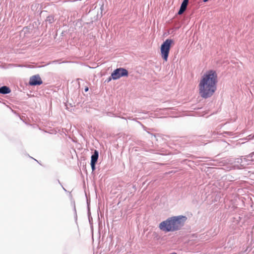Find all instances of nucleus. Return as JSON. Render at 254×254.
Returning a JSON list of instances; mask_svg holds the SVG:
<instances>
[{
	"mask_svg": "<svg viewBox=\"0 0 254 254\" xmlns=\"http://www.w3.org/2000/svg\"><path fill=\"white\" fill-rule=\"evenodd\" d=\"M217 75L214 70L206 72L199 83V94L203 98L211 97L216 90Z\"/></svg>",
	"mask_w": 254,
	"mask_h": 254,
	"instance_id": "f257e3e1",
	"label": "nucleus"
},
{
	"mask_svg": "<svg viewBox=\"0 0 254 254\" xmlns=\"http://www.w3.org/2000/svg\"><path fill=\"white\" fill-rule=\"evenodd\" d=\"M187 219V217L183 215L170 217L160 223L158 228L165 233L176 231L181 229Z\"/></svg>",
	"mask_w": 254,
	"mask_h": 254,
	"instance_id": "f03ea898",
	"label": "nucleus"
},
{
	"mask_svg": "<svg viewBox=\"0 0 254 254\" xmlns=\"http://www.w3.org/2000/svg\"><path fill=\"white\" fill-rule=\"evenodd\" d=\"M174 44V42L173 40L168 39L161 45L160 48L161 55L164 61H167L170 48Z\"/></svg>",
	"mask_w": 254,
	"mask_h": 254,
	"instance_id": "7ed1b4c3",
	"label": "nucleus"
},
{
	"mask_svg": "<svg viewBox=\"0 0 254 254\" xmlns=\"http://www.w3.org/2000/svg\"><path fill=\"white\" fill-rule=\"evenodd\" d=\"M128 74L127 71L123 68H119L115 70L111 74L113 79L117 80L122 76H127Z\"/></svg>",
	"mask_w": 254,
	"mask_h": 254,
	"instance_id": "20e7f679",
	"label": "nucleus"
},
{
	"mask_svg": "<svg viewBox=\"0 0 254 254\" xmlns=\"http://www.w3.org/2000/svg\"><path fill=\"white\" fill-rule=\"evenodd\" d=\"M42 83V81L38 75L32 76L30 78L29 84L31 85H40Z\"/></svg>",
	"mask_w": 254,
	"mask_h": 254,
	"instance_id": "39448f33",
	"label": "nucleus"
},
{
	"mask_svg": "<svg viewBox=\"0 0 254 254\" xmlns=\"http://www.w3.org/2000/svg\"><path fill=\"white\" fill-rule=\"evenodd\" d=\"M189 0H184L181 4L180 9L178 12L179 15L182 14L186 9L188 5Z\"/></svg>",
	"mask_w": 254,
	"mask_h": 254,
	"instance_id": "423d86ee",
	"label": "nucleus"
},
{
	"mask_svg": "<svg viewBox=\"0 0 254 254\" xmlns=\"http://www.w3.org/2000/svg\"><path fill=\"white\" fill-rule=\"evenodd\" d=\"M98 152L97 150H95L94 154L91 156V163H96L98 158Z\"/></svg>",
	"mask_w": 254,
	"mask_h": 254,
	"instance_id": "0eeeda50",
	"label": "nucleus"
},
{
	"mask_svg": "<svg viewBox=\"0 0 254 254\" xmlns=\"http://www.w3.org/2000/svg\"><path fill=\"white\" fill-rule=\"evenodd\" d=\"M10 89L6 86H2L0 88V93L2 94H7L10 93Z\"/></svg>",
	"mask_w": 254,
	"mask_h": 254,
	"instance_id": "6e6552de",
	"label": "nucleus"
},
{
	"mask_svg": "<svg viewBox=\"0 0 254 254\" xmlns=\"http://www.w3.org/2000/svg\"><path fill=\"white\" fill-rule=\"evenodd\" d=\"M54 18L52 16L48 17L47 18V21H49V22L51 23L53 20Z\"/></svg>",
	"mask_w": 254,
	"mask_h": 254,
	"instance_id": "1a4fd4ad",
	"label": "nucleus"
},
{
	"mask_svg": "<svg viewBox=\"0 0 254 254\" xmlns=\"http://www.w3.org/2000/svg\"><path fill=\"white\" fill-rule=\"evenodd\" d=\"M95 164L96 163H91V166L92 171H94L95 169Z\"/></svg>",
	"mask_w": 254,
	"mask_h": 254,
	"instance_id": "9d476101",
	"label": "nucleus"
},
{
	"mask_svg": "<svg viewBox=\"0 0 254 254\" xmlns=\"http://www.w3.org/2000/svg\"><path fill=\"white\" fill-rule=\"evenodd\" d=\"M112 79V76H111L109 78L108 80V81H110L111 80V79Z\"/></svg>",
	"mask_w": 254,
	"mask_h": 254,
	"instance_id": "9b49d317",
	"label": "nucleus"
},
{
	"mask_svg": "<svg viewBox=\"0 0 254 254\" xmlns=\"http://www.w3.org/2000/svg\"><path fill=\"white\" fill-rule=\"evenodd\" d=\"M88 90V87H86L85 89V91L86 92H87Z\"/></svg>",
	"mask_w": 254,
	"mask_h": 254,
	"instance_id": "f8f14e48",
	"label": "nucleus"
},
{
	"mask_svg": "<svg viewBox=\"0 0 254 254\" xmlns=\"http://www.w3.org/2000/svg\"><path fill=\"white\" fill-rule=\"evenodd\" d=\"M204 2H206L208 0H203Z\"/></svg>",
	"mask_w": 254,
	"mask_h": 254,
	"instance_id": "ddd939ff",
	"label": "nucleus"
}]
</instances>
